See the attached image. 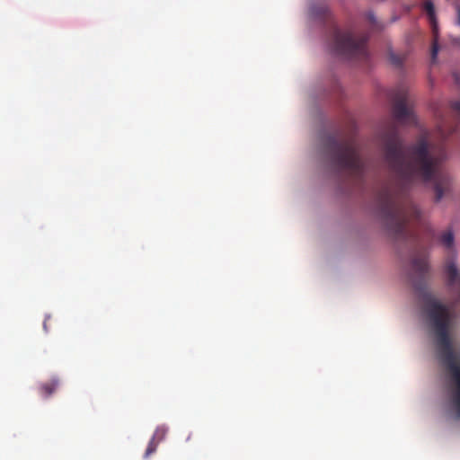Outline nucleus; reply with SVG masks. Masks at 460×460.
Here are the masks:
<instances>
[{"label":"nucleus","mask_w":460,"mask_h":460,"mask_svg":"<svg viewBox=\"0 0 460 460\" xmlns=\"http://www.w3.org/2000/svg\"><path fill=\"white\" fill-rule=\"evenodd\" d=\"M50 319V316H47L43 322V328L47 332L48 331V321Z\"/></svg>","instance_id":"13"},{"label":"nucleus","mask_w":460,"mask_h":460,"mask_svg":"<svg viewBox=\"0 0 460 460\" xmlns=\"http://www.w3.org/2000/svg\"><path fill=\"white\" fill-rule=\"evenodd\" d=\"M423 7L429 16V22L432 26L433 33L437 34L438 25H437V21H436V17H435L434 4L431 1H426L424 3ZM436 37H437V35H435V40L433 41L432 48H431V61L432 62H436L437 56L438 53V44Z\"/></svg>","instance_id":"5"},{"label":"nucleus","mask_w":460,"mask_h":460,"mask_svg":"<svg viewBox=\"0 0 460 460\" xmlns=\"http://www.w3.org/2000/svg\"><path fill=\"white\" fill-rule=\"evenodd\" d=\"M389 59L395 66H401L403 63V57L393 52L389 54Z\"/></svg>","instance_id":"10"},{"label":"nucleus","mask_w":460,"mask_h":460,"mask_svg":"<svg viewBox=\"0 0 460 460\" xmlns=\"http://www.w3.org/2000/svg\"><path fill=\"white\" fill-rule=\"evenodd\" d=\"M324 146L332 164L339 172L348 171L356 180L362 179L366 164L354 139L340 141L335 137H329Z\"/></svg>","instance_id":"2"},{"label":"nucleus","mask_w":460,"mask_h":460,"mask_svg":"<svg viewBox=\"0 0 460 460\" xmlns=\"http://www.w3.org/2000/svg\"><path fill=\"white\" fill-rule=\"evenodd\" d=\"M440 242L446 248H452L454 245V234L452 231L448 230L444 232L440 236Z\"/></svg>","instance_id":"8"},{"label":"nucleus","mask_w":460,"mask_h":460,"mask_svg":"<svg viewBox=\"0 0 460 460\" xmlns=\"http://www.w3.org/2000/svg\"><path fill=\"white\" fill-rule=\"evenodd\" d=\"M369 19H370L371 21H374V16H373V14H369Z\"/></svg>","instance_id":"15"},{"label":"nucleus","mask_w":460,"mask_h":460,"mask_svg":"<svg viewBox=\"0 0 460 460\" xmlns=\"http://www.w3.org/2000/svg\"><path fill=\"white\" fill-rule=\"evenodd\" d=\"M167 433L168 428L165 425H160L155 429L151 439L160 444L162 441H164Z\"/></svg>","instance_id":"7"},{"label":"nucleus","mask_w":460,"mask_h":460,"mask_svg":"<svg viewBox=\"0 0 460 460\" xmlns=\"http://www.w3.org/2000/svg\"><path fill=\"white\" fill-rule=\"evenodd\" d=\"M389 97L392 102V113L395 121L402 125H415L416 118L412 111L408 89L399 85L393 89Z\"/></svg>","instance_id":"4"},{"label":"nucleus","mask_w":460,"mask_h":460,"mask_svg":"<svg viewBox=\"0 0 460 460\" xmlns=\"http://www.w3.org/2000/svg\"><path fill=\"white\" fill-rule=\"evenodd\" d=\"M158 445H159L158 443L150 439V441L147 445V447L146 449V452L144 454V457L148 458L151 455H153L156 451Z\"/></svg>","instance_id":"9"},{"label":"nucleus","mask_w":460,"mask_h":460,"mask_svg":"<svg viewBox=\"0 0 460 460\" xmlns=\"http://www.w3.org/2000/svg\"><path fill=\"white\" fill-rule=\"evenodd\" d=\"M312 13L314 15L323 17V19H327L329 17V11L325 6H321L318 9L313 8Z\"/></svg>","instance_id":"11"},{"label":"nucleus","mask_w":460,"mask_h":460,"mask_svg":"<svg viewBox=\"0 0 460 460\" xmlns=\"http://www.w3.org/2000/svg\"><path fill=\"white\" fill-rule=\"evenodd\" d=\"M457 23L460 25V7H458V20Z\"/></svg>","instance_id":"14"},{"label":"nucleus","mask_w":460,"mask_h":460,"mask_svg":"<svg viewBox=\"0 0 460 460\" xmlns=\"http://www.w3.org/2000/svg\"><path fill=\"white\" fill-rule=\"evenodd\" d=\"M367 36L356 37L350 31H342L336 25H332L330 32V44L332 50L349 59L367 60Z\"/></svg>","instance_id":"3"},{"label":"nucleus","mask_w":460,"mask_h":460,"mask_svg":"<svg viewBox=\"0 0 460 460\" xmlns=\"http://www.w3.org/2000/svg\"><path fill=\"white\" fill-rule=\"evenodd\" d=\"M385 161L399 179L395 187L385 185L376 194V205L382 221L391 237L410 245H417L419 237L414 228L425 226L420 210L407 193L409 185L420 181L430 182L435 201L449 197L453 182L442 168L444 154L431 151L424 138L406 150L395 122L381 135Z\"/></svg>","instance_id":"1"},{"label":"nucleus","mask_w":460,"mask_h":460,"mask_svg":"<svg viewBox=\"0 0 460 460\" xmlns=\"http://www.w3.org/2000/svg\"><path fill=\"white\" fill-rule=\"evenodd\" d=\"M58 386V381L57 379H53L50 382L42 384L40 386V393L43 397L47 398L55 392Z\"/></svg>","instance_id":"6"},{"label":"nucleus","mask_w":460,"mask_h":460,"mask_svg":"<svg viewBox=\"0 0 460 460\" xmlns=\"http://www.w3.org/2000/svg\"><path fill=\"white\" fill-rule=\"evenodd\" d=\"M451 108L454 111H456L458 114L460 118V100L452 102Z\"/></svg>","instance_id":"12"}]
</instances>
